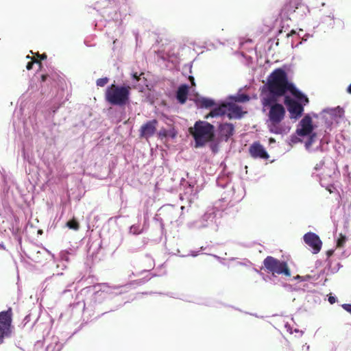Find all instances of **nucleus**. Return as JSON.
I'll use <instances>...</instances> for the list:
<instances>
[{"instance_id":"39","label":"nucleus","mask_w":351,"mask_h":351,"mask_svg":"<svg viewBox=\"0 0 351 351\" xmlns=\"http://www.w3.org/2000/svg\"><path fill=\"white\" fill-rule=\"evenodd\" d=\"M3 343V341L0 339V345L2 344Z\"/></svg>"},{"instance_id":"10","label":"nucleus","mask_w":351,"mask_h":351,"mask_svg":"<svg viewBox=\"0 0 351 351\" xmlns=\"http://www.w3.org/2000/svg\"><path fill=\"white\" fill-rule=\"evenodd\" d=\"M249 154L253 158L267 160L269 158V154L259 141H255L250 146Z\"/></svg>"},{"instance_id":"26","label":"nucleus","mask_w":351,"mask_h":351,"mask_svg":"<svg viewBox=\"0 0 351 351\" xmlns=\"http://www.w3.org/2000/svg\"><path fill=\"white\" fill-rule=\"evenodd\" d=\"M143 75V73H141L140 74H138L137 72L132 73V78L135 80L136 81H139L141 75Z\"/></svg>"},{"instance_id":"11","label":"nucleus","mask_w":351,"mask_h":351,"mask_svg":"<svg viewBox=\"0 0 351 351\" xmlns=\"http://www.w3.org/2000/svg\"><path fill=\"white\" fill-rule=\"evenodd\" d=\"M300 128L296 130V133L298 136H305L311 134L313 131V125L311 117L306 114L300 121Z\"/></svg>"},{"instance_id":"17","label":"nucleus","mask_w":351,"mask_h":351,"mask_svg":"<svg viewBox=\"0 0 351 351\" xmlns=\"http://www.w3.org/2000/svg\"><path fill=\"white\" fill-rule=\"evenodd\" d=\"M199 104L202 108H206L213 107L215 104L214 100L209 99V98H206V97L201 98L199 100Z\"/></svg>"},{"instance_id":"2","label":"nucleus","mask_w":351,"mask_h":351,"mask_svg":"<svg viewBox=\"0 0 351 351\" xmlns=\"http://www.w3.org/2000/svg\"><path fill=\"white\" fill-rule=\"evenodd\" d=\"M189 132L195 140V147H202L206 143L213 141L215 127L206 121H198L193 127L189 128Z\"/></svg>"},{"instance_id":"3","label":"nucleus","mask_w":351,"mask_h":351,"mask_svg":"<svg viewBox=\"0 0 351 351\" xmlns=\"http://www.w3.org/2000/svg\"><path fill=\"white\" fill-rule=\"evenodd\" d=\"M131 90L129 85L119 86L112 84L106 90L105 99L112 106H125L130 101Z\"/></svg>"},{"instance_id":"19","label":"nucleus","mask_w":351,"mask_h":351,"mask_svg":"<svg viewBox=\"0 0 351 351\" xmlns=\"http://www.w3.org/2000/svg\"><path fill=\"white\" fill-rule=\"evenodd\" d=\"M66 226L70 228L75 230H78L80 228V224L78 221L75 219H72L71 220H69L66 223Z\"/></svg>"},{"instance_id":"38","label":"nucleus","mask_w":351,"mask_h":351,"mask_svg":"<svg viewBox=\"0 0 351 351\" xmlns=\"http://www.w3.org/2000/svg\"><path fill=\"white\" fill-rule=\"evenodd\" d=\"M295 279L297 280H300L301 281H302V278H303V276H301L300 275H298L295 277Z\"/></svg>"},{"instance_id":"31","label":"nucleus","mask_w":351,"mask_h":351,"mask_svg":"<svg viewBox=\"0 0 351 351\" xmlns=\"http://www.w3.org/2000/svg\"><path fill=\"white\" fill-rule=\"evenodd\" d=\"M159 135L160 136L166 137L167 136V132L166 130H160L159 132Z\"/></svg>"},{"instance_id":"36","label":"nucleus","mask_w":351,"mask_h":351,"mask_svg":"<svg viewBox=\"0 0 351 351\" xmlns=\"http://www.w3.org/2000/svg\"><path fill=\"white\" fill-rule=\"evenodd\" d=\"M332 254H333V250H328V251L327 252V256H328V257H329V256H332Z\"/></svg>"},{"instance_id":"27","label":"nucleus","mask_w":351,"mask_h":351,"mask_svg":"<svg viewBox=\"0 0 351 351\" xmlns=\"http://www.w3.org/2000/svg\"><path fill=\"white\" fill-rule=\"evenodd\" d=\"M342 307L344 310L351 313V304H344L342 305Z\"/></svg>"},{"instance_id":"32","label":"nucleus","mask_w":351,"mask_h":351,"mask_svg":"<svg viewBox=\"0 0 351 351\" xmlns=\"http://www.w3.org/2000/svg\"><path fill=\"white\" fill-rule=\"evenodd\" d=\"M189 79L191 82L192 86H195L194 77L193 76H189Z\"/></svg>"},{"instance_id":"37","label":"nucleus","mask_w":351,"mask_h":351,"mask_svg":"<svg viewBox=\"0 0 351 351\" xmlns=\"http://www.w3.org/2000/svg\"><path fill=\"white\" fill-rule=\"evenodd\" d=\"M347 92H348L349 94H351V84L348 86V88H347Z\"/></svg>"},{"instance_id":"18","label":"nucleus","mask_w":351,"mask_h":351,"mask_svg":"<svg viewBox=\"0 0 351 351\" xmlns=\"http://www.w3.org/2000/svg\"><path fill=\"white\" fill-rule=\"evenodd\" d=\"M280 123H271L269 122V131L274 134H280L282 128L279 126Z\"/></svg>"},{"instance_id":"1","label":"nucleus","mask_w":351,"mask_h":351,"mask_svg":"<svg viewBox=\"0 0 351 351\" xmlns=\"http://www.w3.org/2000/svg\"><path fill=\"white\" fill-rule=\"evenodd\" d=\"M290 93L293 97L306 105L308 99L299 90L294 84L289 81L287 72L281 69H274L267 77L266 84L261 88V104L266 106L272 102L278 101V98Z\"/></svg>"},{"instance_id":"20","label":"nucleus","mask_w":351,"mask_h":351,"mask_svg":"<svg viewBox=\"0 0 351 351\" xmlns=\"http://www.w3.org/2000/svg\"><path fill=\"white\" fill-rule=\"evenodd\" d=\"M346 241H347V237L345 235L340 234L339 237L337 241V247H343L344 246Z\"/></svg>"},{"instance_id":"33","label":"nucleus","mask_w":351,"mask_h":351,"mask_svg":"<svg viewBox=\"0 0 351 351\" xmlns=\"http://www.w3.org/2000/svg\"><path fill=\"white\" fill-rule=\"evenodd\" d=\"M48 77V75L44 74L41 76V80L42 82H45Z\"/></svg>"},{"instance_id":"13","label":"nucleus","mask_w":351,"mask_h":351,"mask_svg":"<svg viewBox=\"0 0 351 351\" xmlns=\"http://www.w3.org/2000/svg\"><path fill=\"white\" fill-rule=\"evenodd\" d=\"M219 133L227 141L234 134V127L232 123H225L219 126Z\"/></svg>"},{"instance_id":"29","label":"nucleus","mask_w":351,"mask_h":351,"mask_svg":"<svg viewBox=\"0 0 351 351\" xmlns=\"http://www.w3.org/2000/svg\"><path fill=\"white\" fill-rule=\"evenodd\" d=\"M36 56L40 59L39 61L41 60H45L47 57L46 53L39 54L38 53L36 54Z\"/></svg>"},{"instance_id":"6","label":"nucleus","mask_w":351,"mask_h":351,"mask_svg":"<svg viewBox=\"0 0 351 351\" xmlns=\"http://www.w3.org/2000/svg\"><path fill=\"white\" fill-rule=\"evenodd\" d=\"M263 108H269L268 113L269 121L271 123H280L285 117V109L284 106L277 103V101L272 102L270 104L264 106L262 105Z\"/></svg>"},{"instance_id":"14","label":"nucleus","mask_w":351,"mask_h":351,"mask_svg":"<svg viewBox=\"0 0 351 351\" xmlns=\"http://www.w3.org/2000/svg\"><path fill=\"white\" fill-rule=\"evenodd\" d=\"M189 93V86L187 84H181L176 92V99L181 104L186 103Z\"/></svg>"},{"instance_id":"22","label":"nucleus","mask_w":351,"mask_h":351,"mask_svg":"<svg viewBox=\"0 0 351 351\" xmlns=\"http://www.w3.org/2000/svg\"><path fill=\"white\" fill-rule=\"evenodd\" d=\"M108 82H109V79L108 77H105L97 79L96 81V84L98 86L104 87L105 85H106L108 84Z\"/></svg>"},{"instance_id":"12","label":"nucleus","mask_w":351,"mask_h":351,"mask_svg":"<svg viewBox=\"0 0 351 351\" xmlns=\"http://www.w3.org/2000/svg\"><path fill=\"white\" fill-rule=\"evenodd\" d=\"M227 105L226 113L230 119H239L242 117L243 111L240 106L234 104H226Z\"/></svg>"},{"instance_id":"9","label":"nucleus","mask_w":351,"mask_h":351,"mask_svg":"<svg viewBox=\"0 0 351 351\" xmlns=\"http://www.w3.org/2000/svg\"><path fill=\"white\" fill-rule=\"evenodd\" d=\"M158 123L156 119H152L143 124L139 129L140 137L148 139L153 136L156 132Z\"/></svg>"},{"instance_id":"4","label":"nucleus","mask_w":351,"mask_h":351,"mask_svg":"<svg viewBox=\"0 0 351 351\" xmlns=\"http://www.w3.org/2000/svg\"><path fill=\"white\" fill-rule=\"evenodd\" d=\"M263 267L267 273L274 276L275 274L284 275L287 277L291 276L287 263L271 256H268L264 259Z\"/></svg>"},{"instance_id":"24","label":"nucleus","mask_w":351,"mask_h":351,"mask_svg":"<svg viewBox=\"0 0 351 351\" xmlns=\"http://www.w3.org/2000/svg\"><path fill=\"white\" fill-rule=\"evenodd\" d=\"M309 137L307 141L306 142V146L309 147L311 146L315 141V138L316 137V133H311V134H308Z\"/></svg>"},{"instance_id":"15","label":"nucleus","mask_w":351,"mask_h":351,"mask_svg":"<svg viewBox=\"0 0 351 351\" xmlns=\"http://www.w3.org/2000/svg\"><path fill=\"white\" fill-rule=\"evenodd\" d=\"M226 108L227 105L226 104H223L219 107L215 108L206 116V119H208L209 117L223 116L226 114Z\"/></svg>"},{"instance_id":"16","label":"nucleus","mask_w":351,"mask_h":351,"mask_svg":"<svg viewBox=\"0 0 351 351\" xmlns=\"http://www.w3.org/2000/svg\"><path fill=\"white\" fill-rule=\"evenodd\" d=\"M300 4V0H289V3L285 5V8L289 12H295Z\"/></svg>"},{"instance_id":"30","label":"nucleus","mask_w":351,"mask_h":351,"mask_svg":"<svg viewBox=\"0 0 351 351\" xmlns=\"http://www.w3.org/2000/svg\"><path fill=\"white\" fill-rule=\"evenodd\" d=\"M328 302H329L331 304H333L334 303H335V302H336V298H335V297L332 296V295H330V296L328 297Z\"/></svg>"},{"instance_id":"25","label":"nucleus","mask_w":351,"mask_h":351,"mask_svg":"<svg viewBox=\"0 0 351 351\" xmlns=\"http://www.w3.org/2000/svg\"><path fill=\"white\" fill-rule=\"evenodd\" d=\"M34 63H37L39 64V66H40L42 65V63L40 61L38 60H34V59H32V61L29 62L27 65H26V69L27 70H31L32 68H33V65Z\"/></svg>"},{"instance_id":"7","label":"nucleus","mask_w":351,"mask_h":351,"mask_svg":"<svg viewBox=\"0 0 351 351\" xmlns=\"http://www.w3.org/2000/svg\"><path fill=\"white\" fill-rule=\"evenodd\" d=\"M284 103L287 106V109L292 117L298 118L302 115L304 108L298 101L291 99L289 96H285Z\"/></svg>"},{"instance_id":"35","label":"nucleus","mask_w":351,"mask_h":351,"mask_svg":"<svg viewBox=\"0 0 351 351\" xmlns=\"http://www.w3.org/2000/svg\"><path fill=\"white\" fill-rule=\"evenodd\" d=\"M294 332L298 333V334H299V336H302V331L299 330L298 329H295Z\"/></svg>"},{"instance_id":"23","label":"nucleus","mask_w":351,"mask_h":351,"mask_svg":"<svg viewBox=\"0 0 351 351\" xmlns=\"http://www.w3.org/2000/svg\"><path fill=\"white\" fill-rule=\"evenodd\" d=\"M250 100V97L245 94L239 95L235 97V101L245 102Z\"/></svg>"},{"instance_id":"34","label":"nucleus","mask_w":351,"mask_h":351,"mask_svg":"<svg viewBox=\"0 0 351 351\" xmlns=\"http://www.w3.org/2000/svg\"><path fill=\"white\" fill-rule=\"evenodd\" d=\"M311 278V276L306 275L305 276H303L302 281L307 280H309Z\"/></svg>"},{"instance_id":"8","label":"nucleus","mask_w":351,"mask_h":351,"mask_svg":"<svg viewBox=\"0 0 351 351\" xmlns=\"http://www.w3.org/2000/svg\"><path fill=\"white\" fill-rule=\"evenodd\" d=\"M304 241L306 244L312 248L313 254H317L320 252L322 241L315 233L311 232H307L304 235Z\"/></svg>"},{"instance_id":"21","label":"nucleus","mask_w":351,"mask_h":351,"mask_svg":"<svg viewBox=\"0 0 351 351\" xmlns=\"http://www.w3.org/2000/svg\"><path fill=\"white\" fill-rule=\"evenodd\" d=\"M130 232L133 234H139L142 233L143 228H141L139 225H132L130 227Z\"/></svg>"},{"instance_id":"28","label":"nucleus","mask_w":351,"mask_h":351,"mask_svg":"<svg viewBox=\"0 0 351 351\" xmlns=\"http://www.w3.org/2000/svg\"><path fill=\"white\" fill-rule=\"evenodd\" d=\"M285 328H286L287 332H289V334H293V332L290 324H289L288 323L285 324Z\"/></svg>"},{"instance_id":"5","label":"nucleus","mask_w":351,"mask_h":351,"mask_svg":"<svg viewBox=\"0 0 351 351\" xmlns=\"http://www.w3.org/2000/svg\"><path fill=\"white\" fill-rule=\"evenodd\" d=\"M12 315L11 307L6 311L0 312V339L3 341L5 338H8L12 335Z\"/></svg>"}]
</instances>
